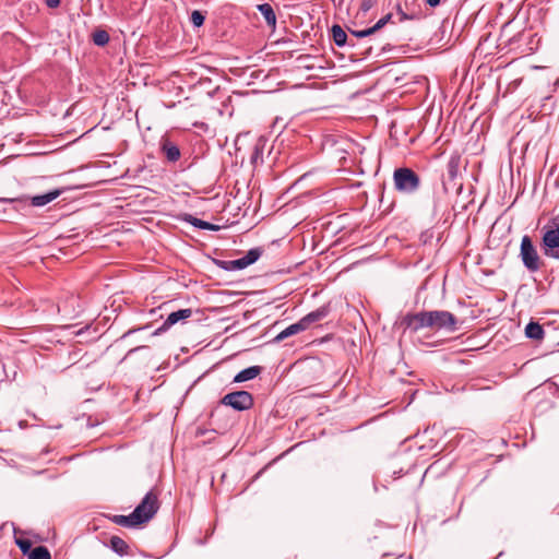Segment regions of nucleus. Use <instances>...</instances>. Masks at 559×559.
<instances>
[{
	"mask_svg": "<svg viewBox=\"0 0 559 559\" xmlns=\"http://www.w3.org/2000/svg\"><path fill=\"white\" fill-rule=\"evenodd\" d=\"M46 5L50 9H56L60 5V0H45Z\"/></svg>",
	"mask_w": 559,
	"mask_h": 559,
	"instance_id": "obj_32",
	"label": "nucleus"
},
{
	"mask_svg": "<svg viewBox=\"0 0 559 559\" xmlns=\"http://www.w3.org/2000/svg\"><path fill=\"white\" fill-rule=\"evenodd\" d=\"M258 10L265 19L266 24L271 27H275L276 15L272 5L270 3H262L258 5Z\"/></svg>",
	"mask_w": 559,
	"mask_h": 559,
	"instance_id": "obj_20",
	"label": "nucleus"
},
{
	"mask_svg": "<svg viewBox=\"0 0 559 559\" xmlns=\"http://www.w3.org/2000/svg\"><path fill=\"white\" fill-rule=\"evenodd\" d=\"M520 258L524 266L532 273L540 270L544 265L535 246L533 245L532 238L528 235H524L520 246Z\"/></svg>",
	"mask_w": 559,
	"mask_h": 559,
	"instance_id": "obj_4",
	"label": "nucleus"
},
{
	"mask_svg": "<svg viewBox=\"0 0 559 559\" xmlns=\"http://www.w3.org/2000/svg\"><path fill=\"white\" fill-rule=\"evenodd\" d=\"M556 510H557V513L559 514V504L557 506Z\"/></svg>",
	"mask_w": 559,
	"mask_h": 559,
	"instance_id": "obj_36",
	"label": "nucleus"
},
{
	"mask_svg": "<svg viewBox=\"0 0 559 559\" xmlns=\"http://www.w3.org/2000/svg\"><path fill=\"white\" fill-rule=\"evenodd\" d=\"M330 310V305H323L318 309L309 312L308 314L300 319L301 323L304 324V328L307 330L310 328L311 324L323 320L325 317H328Z\"/></svg>",
	"mask_w": 559,
	"mask_h": 559,
	"instance_id": "obj_11",
	"label": "nucleus"
},
{
	"mask_svg": "<svg viewBox=\"0 0 559 559\" xmlns=\"http://www.w3.org/2000/svg\"><path fill=\"white\" fill-rule=\"evenodd\" d=\"M159 151L168 163H176L181 157L180 147L169 138H162Z\"/></svg>",
	"mask_w": 559,
	"mask_h": 559,
	"instance_id": "obj_9",
	"label": "nucleus"
},
{
	"mask_svg": "<svg viewBox=\"0 0 559 559\" xmlns=\"http://www.w3.org/2000/svg\"><path fill=\"white\" fill-rule=\"evenodd\" d=\"M393 183L397 192L414 194L421 186L419 175L408 167L396 168L393 173Z\"/></svg>",
	"mask_w": 559,
	"mask_h": 559,
	"instance_id": "obj_2",
	"label": "nucleus"
},
{
	"mask_svg": "<svg viewBox=\"0 0 559 559\" xmlns=\"http://www.w3.org/2000/svg\"><path fill=\"white\" fill-rule=\"evenodd\" d=\"M141 329H142V328H139V329H130L129 331H127V332L122 335V337H126V336H128V335H130V334H132V333H134V332H136V331L141 330Z\"/></svg>",
	"mask_w": 559,
	"mask_h": 559,
	"instance_id": "obj_35",
	"label": "nucleus"
},
{
	"mask_svg": "<svg viewBox=\"0 0 559 559\" xmlns=\"http://www.w3.org/2000/svg\"><path fill=\"white\" fill-rule=\"evenodd\" d=\"M141 348H145V346H138V347L131 348V349L127 353V355L121 359V361H123V360H124L129 355H131L132 353H134V352H136V350H139V349H141Z\"/></svg>",
	"mask_w": 559,
	"mask_h": 559,
	"instance_id": "obj_34",
	"label": "nucleus"
},
{
	"mask_svg": "<svg viewBox=\"0 0 559 559\" xmlns=\"http://www.w3.org/2000/svg\"><path fill=\"white\" fill-rule=\"evenodd\" d=\"M214 263L225 271H236L246 269L241 259L236 260H214Z\"/></svg>",
	"mask_w": 559,
	"mask_h": 559,
	"instance_id": "obj_21",
	"label": "nucleus"
},
{
	"mask_svg": "<svg viewBox=\"0 0 559 559\" xmlns=\"http://www.w3.org/2000/svg\"><path fill=\"white\" fill-rule=\"evenodd\" d=\"M392 19V13H388L383 17H381L372 27L373 31L378 32L382 27H384Z\"/></svg>",
	"mask_w": 559,
	"mask_h": 559,
	"instance_id": "obj_29",
	"label": "nucleus"
},
{
	"mask_svg": "<svg viewBox=\"0 0 559 559\" xmlns=\"http://www.w3.org/2000/svg\"><path fill=\"white\" fill-rule=\"evenodd\" d=\"M462 157L459 153H453L447 163V179L443 180V185L453 183L456 186V179L460 174V165Z\"/></svg>",
	"mask_w": 559,
	"mask_h": 559,
	"instance_id": "obj_10",
	"label": "nucleus"
},
{
	"mask_svg": "<svg viewBox=\"0 0 559 559\" xmlns=\"http://www.w3.org/2000/svg\"><path fill=\"white\" fill-rule=\"evenodd\" d=\"M441 0H426V3L431 7V8H436L440 4Z\"/></svg>",
	"mask_w": 559,
	"mask_h": 559,
	"instance_id": "obj_33",
	"label": "nucleus"
},
{
	"mask_svg": "<svg viewBox=\"0 0 559 559\" xmlns=\"http://www.w3.org/2000/svg\"><path fill=\"white\" fill-rule=\"evenodd\" d=\"M15 544L19 546L23 556L28 557L29 552L33 550V545L29 539L15 538Z\"/></svg>",
	"mask_w": 559,
	"mask_h": 559,
	"instance_id": "obj_26",
	"label": "nucleus"
},
{
	"mask_svg": "<svg viewBox=\"0 0 559 559\" xmlns=\"http://www.w3.org/2000/svg\"><path fill=\"white\" fill-rule=\"evenodd\" d=\"M544 329L538 322L531 321L525 326V335L527 338L540 341L544 338Z\"/></svg>",
	"mask_w": 559,
	"mask_h": 559,
	"instance_id": "obj_18",
	"label": "nucleus"
},
{
	"mask_svg": "<svg viewBox=\"0 0 559 559\" xmlns=\"http://www.w3.org/2000/svg\"><path fill=\"white\" fill-rule=\"evenodd\" d=\"M545 255L559 259V215L549 221L548 229L542 239Z\"/></svg>",
	"mask_w": 559,
	"mask_h": 559,
	"instance_id": "obj_5",
	"label": "nucleus"
},
{
	"mask_svg": "<svg viewBox=\"0 0 559 559\" xmlns=\"http://www.w3.org/2000/svg\"><path fill=\"white\" fill-rule=\"evenodd\" d=\"M160 502L158 493L150 490L142 501L132 511L140 525L147 523L152 520L159 510Z\"/></svg>",
	"mask_w": 559,
	"mask_h": 559,
	"instance_id": "obj_3",
	"label": "nucleus"
},
{
	"mask_svg": "<svg viewBox=\"0 0 559 559\" xmlns=\"http://www.w3.org/2000/svg\"><path fill=\"white\" fill-rule=\"evenodd\" d=\"M66 190H67V188H58V189H53L51 191H48L45 194L31 197V204L33 206H44V205L50 203L51 201L56 200Z\"/></svg>",
	"mask_w": 559,
	"mask_h": 559,
	"instance_id": "obj_12",
	"label": "nucleus"
},
{
	"mask_svg": "<svg viewBox=\"0 0 559 559\" xmlns=\"http://www.w3.org/2000/svg\"><path fill=\"white\" fill-rule=\"evenodd\" d=\"M191 316H192V310L190 308L180 309V310L171 312L166 318V320L163 322V324L154 331L153 335H159L163 332H166L169 328H171L179 321L189 319Z\"/></svg>",
	"mask_w": 559,
	"mask_h": 559,
	"instance_id": "obj_8",
	"label": "nucleus"
},
{
	"mask_svg": "<svg viewBox=\"0 0 559 559\" xmlns=\"http://www.w3.org/2000/svg\"><path fill=\"white\" fill-rule=\"evenodd\" d=\"M350 34L357 38H364V37H367V36H370L372 34L376 33V31H373V27H369L367 29H362V31H354V29H349Z\"/></svg>",
	"mask_w": 559,
	"mask_h": 559,
	"instance_id": "obj_28",
	"label": "nucleus"
},
{
	"mask_svg": "<svg viewBox=\"0 0 559 559\" xmlns=\"http://www.w3.org/2000/svg\"><path fill=\"white\" fill-rule=\"evenodd\" d=\"M263 368L261 366H251L241 371H239L235 377L233 382L241 383L249 380L254 379L262 372Z\"/></svg>",
	"mask_w": 559,
	"mask_h": 559,
	"instance_id": "obj_14",
	"label": "nucleus"
},
{
	"mask_svg": "<svg viewBox=\"0 0 559 559\" xmlns=\"http://www.w3.org/2000/svg\"><path fill=\"white\" fill-rule=\"evenodd\" d=\"M110 36L105 29H96L92 34L93 43L98 47H104L109 43Z\"/></svg>",
	"mask_w": 559,
	"mask_h": 559,
	"instance_id": "obj_24",
	"label": "nucleus"
},
{
	"mask_svg": "<svg viewBox=\"0 0 559 559\" xmlns=\"http://www.w3.org/2000/svg\"><path fill=\"white\" fill-rule=\"evenodd\" d=\"M181 219L183 222H187L189 224H191L192 226L197 227V228H200V229H203V230H212V231H216L219 229V226L217 225H214L212 223H209V222H205V221H202L200 218H197L194 216H192L191 214H182L181 215Z\"/></svg>",
	"mask_w": 559,
	"mask_h": 559,
	"instance_id": "obj_15",
	"label": "nucleus"
},
{
	"mask_svg": "<svg viewBox=\"0 0 559 559\" xmlns=\"http://www.w3.org/2000/svg\"><path fill=\"white\" fill-rule=\"evenodd\" d=\"M0 203L10 205V209L21 213L24 216L29 215L33 207L31 204V197L25 194L14 198H0Z\"/></svg>",
	"mask_w": 559,
	"mask_h": 559,
	"instance_id": "obj_7",
	"label": "nucleus"
},
{
	"mask_svg": "<svg viewBox=\"0 0 559 559\" xmlns=\"http://www.w3.org/2000/svg\"><path fill=\"white\" fill-rule=\"evenodd\" d=\"M399 324L403 328L404 333L406 331L416 333L424 328L445 330L448 332H455L459 330L457 318L447 310L420 311L416 313L409 312L400 319Z\"/></svg>",
	"mask_w": 559,
	"mask_h": 559,
	"instance_id": "obj_1",
	"label": "nucleus"
},
{
	"mask_svg": "<svg viewBox=\"0 0 559 559\" xmlns=\"http://www.w3.org/2000/svg\"><path fill=\"white\" fill-rule=\"evenodd\" d=\"M331 35L334 44L338 47H343L347 43V34L345 31L338 25L334 24L331 28Z\"/></svg>",
	"mask_w": 559,
	"mask_h": 559,
	"instance_id": "obj_22",
	"label": "nucleus"
},
{
	"mask_svg": "<svg viewBox=\"0 0 559 559\" xmlns=\"http://www.w3.org/2000/svg\"><path fill=\"white\" fill-rule=\"evenodd\" d=\"M205 15L199 11L194 10L190 15V22L194 27H201L204 24Z\"/></svg>",
	"mask_w": 559,
	"mask_h": 559,
	"instance_id": "obj_27",
	"label": "nucleus"
},
{
	"mask_svg": "<svg viewBox=\"0 0 559 559\" xmlns=\"http://www.w3.org/2000/svg\"><path fill=\"white\" fill-rule=\"evenodd\" d=\"M108 546L119 556H127L130 552L129 545L119 536H111Z\"/></svg>",
	"mask_w": 559,
	"mask_h": 559,
	"instance_id": "obj_17",
	"label": "nucleus"
},
{
	"mask_svg": "<svg viewBox=\"0 0 559 559\" xmlns=\"http://www.w3.org/2000/svg\"><path fill=\"white\" fill-rule=\"evenodd\" d=\"M219 404L231 407L237 412H245L253 407L254 399L250 392L240 390L225 394Z\"/></svg>",
	"mask_w": 559,
	"mask_h": 559,
	"instance_id": "obj_6",
	"label": "nucleus"
},
{
	"mask_svg": "<svg viewBox=\"0 0 559 559\" xmlns=\"http://www.w3.org/2000/svg\"><path fill=\"white\" fill-rule=\"evenodd\" d=\"M305 330L306 329L304 328V324L299 320L298 322L290 324L285 330H283L281 333H278L275 336L274 341L275 342H281V341L285 340L286 337L295 335V334H297L299 332H302Z\"/></svg>",
	"mask_w": 559,
	"mask_h": 559,
	"instance_id": "obj_19",
	"label": "nucleus"
},
{
	"mask_svg": "<svg viewBox=\"0 0 559 559\" xmlns=\"http://www.w3.org/2000/svg\"><path fill=\"white\" fill-rule=\"evenodd\" d=\"M27 559H51V555L47 547L37 546L33 548Z\"/></svg>",
	"mask_w": 559,
	"mask_h": 559,
	"instance_id": "obj_25",
	"label": "nucleus"
},
{
	"mask_svg": "<svg viewBox=\"0 0 559 559\" xmlns=\"http://www.w3.org/2000/svg\"><path fill=\"white\" fill-rule=\"evenodd\" d=\"M266 145V140L262 136L259 138L252 148L251 155H250V163L252 165H258L260 163H263V152Z\"/></svg>",
	"mask_w": 559,
	"mask_h": 559,
	"instance_id": "obj_16",
	"label": "nucleus"
},
{
	"mask_svg": "<svg viewBox=\"0 0 559 559\" xmlns=\"http://www.w3.org/2000/svg\"><path fill=\"white\" fill-rule=\"evenodd\" d=\"M107 519L111 521L116 525H120L123 527L134 528L141 526L134 516L133 512L129 515H120V514H110L107 515Z\"/></svg>",
	"mask_w": 559,
	"mask_h": 559,
	"instance_id": "obj_13",
	"label": "nucleus"
},
{
	"mask_svg": "<svg viewBox=\"0 0 559 559\" xmlns=\"http://www.w3.org/2000/svg\"><path fill=\"white\" fill-rule=\"evenodd\" d=\"M263 252H264V250L261 247H255V248L250 249L242 258H240L245 267L257 262L260 259V257L263 254Z\"/></svg>",
	"mask_w": 559,
	"mask_h": 559,
	"instance_id": "obj_23",
	"label": "nucleus"
},
{
	"mask_svg": "<svg viewBox=\"0 0 559 559\" xmlns=\"http://www.w3.org/2000/svg\"><path fill=\"white\" fill-rule=\"evenodd\" d=\"M376 4V0H362L360 3V10L368 12Z\"/></svg>",
	"mask_w": 559,
	"mask_h": 559,
	"instance_id": "obj_30",
	"label": "nucleus"
},
{
	"mask_svg": "<svg viewBox=\"0 0 559 559\" xmlns=\"http://www.w3.org/2000/svg\"><path fill=\"white\" fill-rule=\"evenodd\" d=\"M397 12H399V14H400V22H403V21H406V20H413V19H414V16H413V15H409V14L405 13V12L402 10V8H401V5H400V4L397 5Z\"/></svg>",
	"mask_w": 559,
	"mask_h": 559,
	"instance_id": "obj_31",
	"label": "nucleus"
}]
</instances>
